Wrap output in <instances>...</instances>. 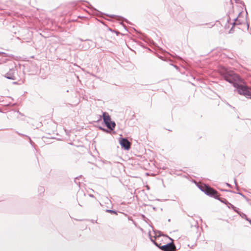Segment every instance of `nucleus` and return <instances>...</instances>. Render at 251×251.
Wrapping results in <instances>:
<instances>
[{"mask_svg":"<svg viewBox=\"0 0 251 251\" xmlns=\"http://www.w3.org/2000/svg\"><path fill=\"white\" fill-rule=\"evenodd\" d=\"M198 186L201 191L204 192L207 195L220 200V198L219 196L217 195V191L203 183H200Z\"/></svg>","mask_w":251,"mask_h":251,"instance_id":"1","label":"nucleus"},{"mask_svg":"<svg viewBox=\"0 0 251 251\" xmlns=\"http://www.w3.org/2000/svg\"><path fill=\"white\" fill-rule=\"evenodd\" d=\"M102 117L104 122L107 128L113 130L115 128L116 125L114 122L111 121V118L109 114L106 112H103Z\"/></svg>","mask_w":251,"mask_h":251,"instance_id":"2","label":"nucleus"},{"mask_svg":"<svg viewBox=\"0 0 251 251\" xmlns=\"http://www.w3.org/2000/svg\"><path fill=\"white\" fill-rule=\"evenodd\" d=\"M224 77L225 80L230 83H233L235 86H236L235 84H237L236 82L240 80V78L239 75L234 74L232 72L229 73L228 75H225Z\"/></svg>","mask_w":251,"mask_h":251,"instance_id":"3","label":"nucleus"},{"mask_svg":"<svg viewBox=\"0 0 251 251\" xmlns=\"http://www.w3.org/2000/svg\"><path fill=\"white\" fill-rule=\"evenodd\" d=\"M237 89L240 94L251 98V87L237 84Z\"/></svg>","mask_w":251,"mask_h":251,"instance_id":"4","label":"nucleus"},{"mask_svg":"<svg viewBox=\"0 0 251 251\" xmlns=\"http://www.w3.org/2000/svg\"><path fill=\"white\" fill-rule=\"evenodd\" d=\"M159 248L163 251H176V247L173 242L162 246L160 245Z\"/></svg>","mask_w":251,"mask_h":251,"instance_id":"5","label":"nucleus"},{"mask_svg":"<svg viewBox=\"0 0 251 251\" xmlns=\"http://www.w3.org/2000/svg\"><path fill=\"white\" fill-rule=\"evenodd\" d=\"M120 145L124 147L125 150H128L130 147V143L126 138H122L120 141Z\"/></svg>","mask_w":251,"mask_h":251,"instance_id":"6","label":"nucleus"},{"mask_svg":"<svg viewBox=\"0 0 251 251\" xmlns=\"http://www.w3.org/2000/svg\"><path fill=\"white\" fill-rule=\"evenodd\" d=\"M15 70L13 69L10 70V71L5 74V77L9 79L15 80L16 79L15 76L14 75Z\"/></svg>","mask_w":251,"mask_h":251,"instance_id":"7","label":"nucleus"},{"mask_svg":"<svg viewBox=\"0 0 251 251\" xmlns=\"http://www.w3.org/2000/svg\"><path fill=\"white\" fill-rule=\"evenodd\" d=\"M160 237H157V238H155V239H156V241L152 239L151 238V241L158 248H159V246L161 244H159L158 243V240H160Z\"/></svg>","mask_w":251,"mask_h":251,"instance_id":"8","label":"nucleus"},{"mask_svg":"<svg viewBox=\"0 0 251 251\" xmlns=\"http://www.w3.org/2000/svg\"><path fill=\"white\" fill-rule=\"evenodd\" d=\"M107 212H110L111 213L116 214V212L115 211L112 210H107Z\"/></svg>","mask_w":251,"mask_h":251,"instance_id":"9","label":"nucleus"},{"mask_svg":"<svg viewBox=\"0 0 251 251\" xmlns=\"http://www.w3.org/2000/svg\"><path fill=\"white\" fill-rule=\"evenodd\" d=\"M225 21H227V22H228L230 20V18L228 15H227L226 17H225Z\"/></svg>","mask_w":251,"mask_h":251,"instance_id":"10","label":"nucleus"},{"mask_svg":"<svg viewBox=\"0 0 251 251\" xmlns=\"http://www.w3.org/2000/svg\"><path fill=\"white\" fill-rule=\"evenodd\" d=\"M232 6H231V2L230 1H229V3H228V8L229 9H230L231 8Z\"/></svg>","mask_w":251,"mask_h":251,"instance_id":"11","label":"nucleus"},{"mask_svg":"<svg viewBox=\"0 0 251 251\" xmlns=\"http://www.w3.org/2000/svg\"><path fill=\"white\" fill-rule=\"evenodd\" d=\"M194 227H195V228H196L197 229H198V228H199V226H194Z\"/></svg>","mask_w":251,"mask_h":251,"instance_id":"12","label":"nucleus"},{"mask_svg":"<svg viewBox=\"0 0 251 251\" xmlns=\"http://www.w3.org/2000/svg\"><path fill=\"white\" fill-rule=\"evenodd\" d=\"M3 53H4V52H0V54H3Z\"/></svg>","mask_w":251,"mask_h":251,"instance_id":"13","label":"nucleus"},{"mask_svg":"<svg viewBox=\"0 0 251 251\" xmlns=\"http://www.w3.org/2000/svg\"><path fill=\"white\" fill-rule=\"evenodd\" d=\"M220 72H221V74L222 73V69H221Z\"/></svg>","mask_w":251,"mask_h":251,"instance_id":"14","label":"nucleus"}]
</instances>
